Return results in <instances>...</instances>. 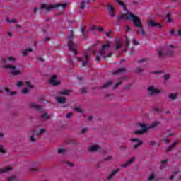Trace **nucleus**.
<instances>
[{"mask_svg": "<svg viewBox=\"0 0 181 181\" xmlns=\"http://www.w3.org/2000/svg\"><path fill=\"white\" fill-rule=\"evenodd\" d=\"M128 15H129V16H128ZM121 19H126L127 21H128V19H132L136 28H142V23H141V19H139V17L134 15L131 12H128V14H121L119 16L117 17V21H121Z\"/></svg>", "mask_w": 181, "mask_h": 181, "instance_id": "nucleus-1", "label": "nucleus"}, {"mask_svg": "<svg viewBox=\"0 0 181 181\" xmlns=\"http://www.w3.org/2000/svg\"><path fill=\"white\" fill-rule=\"evenodd\" d=\"M73 37H74V31L71 30L70 34L68 35V50L69 52H72L74 54H78L77 47L78 44L73 41Z\"/></svg>", "mask_w": 181, "mask_h": 181, "instance_id": "nucleus-2", "label": "nucleus"}, {"mask_svg": "<svg viewBox=\"0 0 181 181\" xmlns=\"http://www.w3.org/2000/svg\"><path fill=\"white\" fill-rule=\"evenodd\" d=\"M159 125V122H154L152 124H151L149 127H146L145 124L139 123V127H141V129L136 130L134 132V134L136 135H143V134H145L148 129H151L152 128H155V127H158Z\"/></svg>", "mask_w": 181, "mask_h": 181, "instance_id": "nucleus-3", "label": "nucleus"}, {"mask_svg": "<svg viewBox=\"0 0 181 181\" xmlns=\"http://www.w3.org/2000/svg\"><path fill=\"white\" fill-rule=\"evenodd\" d=\"M110 42H107V44L102 45L101 47L99 48V54L104 59H107V57H111L112 54H107V51L110 49Z\"/></svg>", "mask_w": 181, "mask_h": 181, "instance_id": "nucleus-4", "label": "nucleus"}, {"mask_svg": "<svg viewBox=\"0 0 181 181\" xmlns=\"http://www.w3.org/2000/svg\"><path fill=\"white\" fill-rule=\"evenodd\" d=\"M57 8H62V9H66L67 8V4L64 3V4H57L54 5H50L47 6V4H42L41 6V9H45L46 11H52V9H56Z\"/></svg>", "mask_w": 181, "mask_h": 181, "instance_id": "nucleus-5", "label": "nucleus"}, {"mask_svg": "<svg viewBox=\"0 0 181 181\" xmlns=\"http://www.w3.org/2000/svg\"><path fill=\"white\" fill-rule=\"evenodd\" d=\"M77 60L79 63H81L82 67H86V64H87V63H88V60H90V55L83 54V57H78Z\"/></svg>", "mask_w": 181, "mask_h": 181, "instance_id": "nucleus-6", "label": "nucleus"}, {"mask_svg": "<svg viewBox=\"0 0 181 181\" xmlns=\"http://www.w3.org/2000/svg\"><path fill=\"white\" fill-rule=\"evenodd\" d=\"M107 11H108V15L110 16V18H114L115 17V8L111 4H107L106 6Z\"/></svg>", "mask_w": 181, "mask_h": 181, "instance_id": "nucleus-7", "label": "nucleus"}, {"mask_svg": "<svg viewBox=\"0 0 181 181\" xmlns=\"http://www.w3.org/2000/svg\"><path fill=\"white\" fill-rule=\"evenodd\" d=\"M4 69H11L13 71V76H19L21 74V71L16 70V66L13 65H5Z\"/></svg>", "mask_w": 181, "mask_h": 181, "instance_id": "nucleus-8", "label": "nucleus"}, {"mask_svg": "<svg viewBox=\"0 0 181 181\" xmlns=\"http://www.w3.org/2000/svg\"><path fill=\"white\" fill-rule=\"evenodd\" d=\"M30 107L32 108L33 110L38 111V112H42V111H43V107H42L40 105L36 103L30 104Z\"/></svg>", "mask_w": 181, "mask_h": 181, "instance_id": "nucleus-9", "label": "nucleus"}, {"mask_svg": "<svg viewBox=\"0 0 181 181\" xmlns=\"http://www.w3.org/2000/svg\"><path fill=\"white\" fill-rule=\"evenodd\" d=\"M131 142H134V148L138 149V147L141 146V144H142V141H139L137 138L135 139H131Z\"/></svg>", "mask_w": 181, "mask_h": 181, "instance_id": "nucleus-10", "label": "nucleus"}, {"mask_svg": "<svg viewBox=\"0 0 181 181\" xmlns=\"http://www.w3.org/2000/svg\"><path fill=\"white\" fill-rule=\"evenodd\" d=\"M148 91L151 95H153V94H159V93H160V90L155 88L153 86H149L148 88Z\"/></svg>", "mask_w": 181, "mask_h": 181, "instance_id": "nucleus-11", "label": "nucleus"}, {"mask_svg": "<svg viewBox=\"0 0 181 181\" xmlns=\"http://www.w3.org/2000/svg\"><path fill=\"white\" fill-rule=\"evenodd\" d=\"M57 78V76L54 75L51 77L49 80V83L52 84V86H59L60 83L59 81H57L56 79Z\"/></svg>", "mask_w": 181, "mask_h": 181, "instance_id": "nucleus-12", "label": "nucleus"}, {"mask_svg": "<svg viewBox=\"0 0 181 181\" xmlns=\"http://www.w3.org/2000/svg\"><path fill=\"white\" fill-rule=\"evenodd\" d=\"M119 170H121V169H119V168L113 170L112 172V173L110 175H108L107 180H109V181L112 180V177H114V176H115V175H117V173H118V172H119Z\"/></svg>", "mask_w": 181, "mask_h": 181, "instance_id": "nucleus-13", "label": "nucleus"}, {"mask_svg": "<svg viewBox=\"0 0 181 181\" xmlns=\"http://www.w3.org/2000/svg\"><path fill=\"white\" fill-rule=\"evenodd\" d=\"M125 71H127V69L122 67L118 69L117 70L112 71V74H113L114 76H115V74H119L121 73H125Z\"/></svg>", "mask_w": 181, "mask_h": 181, "instance_id": "nucleus-14", "label": "nucleus"}, {"mask_svg": "<svg viewBox=\"0 0 181 181\" xmlns=\"http://www.w3.org/2000/svg\"><path fill=\"white\" fill-rule=\"evenodd\" d=\"M149 26H151V28H155V27L162 28V25H160V23H156V22H155L153 21H151L149 22Z\"/></svg>", "mask_w": 181, "mask_h": 181, "instance_id": "nucleus-15", "label": "nucleus"}, {"mask_svg": "<svg viewBox=\"0 0 181 181\" xmlns=\"http://www.w3.org/2000/svg\"><path fill=\"white\" fill-rule=\"evenodd\" d=\"M135 160V157L130 158L125 164L122 165V168H127L131 165Z\"/></svg>", "mask_w": 181, "mask_h": 181, "instance_id": "nucleus-16", "label": "nucleus"}, {"mask_svg": "<svg viewBox=\"0 0 181 181\" xmlns=\"http://www.w3.org/2000/svg\"><path fill=\"white\" fill-rule=\"evenodd\" d=\"M100 148V146H91L90 147L88 148V151L90 152H97L98 149Z\"/></svg>", "mask_w": 181, "mask_h": 181, "instance_id": "nucleus-17", "label": "nucleus"}, {"mask_svg": "<svg viewBox=\"0 0 181 181\" xmlns=\"http://www.w3.org/2000/svg\"><path fill=\"white\" fill-rule=\"evenodd\" d=\"M15 61V58L13 57H9L8 58H3L1 62L3 63H8V62H13Z\"/></svg>", "mask_w": 181, "mask_h": 181, "instance_id": "nucleus-18", "label": "nucleus"}, {"mask_svg": "<svg viewBox=\"0 0 181 181\" xmlns=\"http://www.w3.org/2000/svg\"><path fill=\"white\" fill-rule=\"evenodd\" d=\"M57 102L59 103V104H64V103H66V98L58 97L57 98Z\"/></svg>", "mask_w": 181, "mask_h": 181, "instance_id": "nucleus-19", "label": "nucleus"}, {"mask_svg": "<svg viewBox=\"0 0 181 181\" xmlns=\"http://www.w3.org/2000/svg\"><path fill=\"white\" fill-rule=\"evenodd\" d=\"M112 84V81H110L109 82H107V83L104 84L103 86L99 87L100 90H103L104 88H107V87H110V86H111Z\"/></svg>", "mask_w": 181, "mask_h": 181, "instance_id": "nucleus-20", "label": "nucleus"}, {"mask_svg": "<svg viewBox=\"0 0 181 181\" xmlns=\"http://www.w3.org/2000/svg\"><path fill=\"white\" fill-rule=\"evenodd\" d=\"M9 170H12V167H7L5 168H1L0 169V175L1 173H5L6 172H9Z\"/></svg>", "mask_w": 181, "mask_h": 181, "instance_id": "nucleus-21", "label": "nucleus"}, {"mask_svg": "<svg viewBox=\"0 0 181 181\" xmlns=\"http://www.w3.org/2000/svg\"><path fill=\"white\" fill-rule=\"evenodd\" d=\"M168 98H170V100H173V101H175V100H177V93H170L168 95Z\"/></svg>", "mask_w": 181, "mask_h": 181, "instance_id": "nucleus-22", "label": "nucleus"}, {"mask_svg": "<svg viewBox=\"0 0 181 181\" xmlns=\"http://www.w3.org/2000/svg\"><path fill=\"white\" fill-rule=\"evenodd\" d=\"M73 90H64L61 92L62 95H70V93H71Z\"/></svg>", "mask_w": 181, "mask_h": 181, "instance_id": "nucleus-23", "label": "nucleus"}, {"mask_svg": "<svg viewBox=\"0 0 181 181\" xmlns=\"http://www.w3.org/2000/svg\"><path fill=\"white\" fill-rule=\"evenodd\" d=\"M176 144H177V141H175L174 143L171 144L169 148L166 149V151L169 152L170 151H172V149L176 146Z\"/></svg>", "mask_w": 181, "mask_h": 181, "instance_id": "nucleus-24", "label": "nucleus"}, {"mask_svg": "<svg viewBox=\"0 0 181 181\" xmlns=\"http://www.w3.org/2000/svg\"><path fill=\"white\" fill-rule=\"evenodd\" d=\"M40 117L43 119H49V118H50V115H49V113H45L44 115H41Z\"/></svg>", "mask_w": 181, "mask_h": 181, "instance_id": "nucleus-25", "label": "nucleus"}, {"mask_svg": "<svg viewBox=\"0 0 181 181\" xmlns=\"http://www.w3.org/2000/svg\"><path fill=\"white\" fill-rule=\"evenodd\" d=\"M115 1L116 2H117V4H119V5H120V6H122L124 9L127 8V6H125V3H124V1H122L121 0H115Z\"/></svg>", "mask_w": 181, "mask_h": 181, "instance_id": "nucleus-26", "label": "nucleus"}, {"mask_svg": "<svg viewBox=\"0 0 181 181\" xmlns=\"http://www.w3.org/2000/svg\"><path fill=\"white\" fill-rule=\"evenodd\" d=\"M165 163H168V160H163L161 161V165L160 167V169H163L165 168Z\"/></svg>", "mask_w": 181, "mask_h": 181, "instance_id": "nucleus-27", "label": "nucleus"}, {"mask_svg": "<svg viewBox=\"0 0 181 181\" xmlns=\"http://www.w3.org/2000/svg\"><path fill=\"white\" fill-rule=\"evenodd\" d=\"M173 54H175V51H173L172 49H168L167 51V55L168 56H173Z\"/></svg>", "mask_w": 181, "mask_h": 181, "instance_id": "nucleus-28", "label": "nucleus"}, {"mask_svg": "<svg viewBox=\"0 0 181 181\" xmlns=\"http://www.w3.org/2000/svg\"><path fill=\"white\" fill-rule=\"evenodd\" d=\"M121 46H122V45H121V43L119 42H117L116 44V46L115 47V51L119 50V49H121Z\"/></svg>", "mask_w": 181, "mask_h": 181, "instance_id": "nucleus-29", "label": "nucleus"}, {"mask_svg": "<svg viewBox=\"0 0 181 181\" xmlns=\"http://www.w3.org/2000/svg\"><path fill=\"white\" fill-rule=\"evenodd\" d=\"M86 8V1H83L81 3V9L83 10Z\"/></svg>", "mask_w": 181, "mask_h": 181, "instance_id": "nucleus-30", "label": "nucleus"}, {"mask_svg": "<svg viewBox=\"0 0 181 181\" xmlns=\"http://www.w3.org/2000/svg\"><path fill=\"white\" fill-rule=\"evenodd\" d=\"M122 84V81L117 82L113 87V88L115 90L116 88H118L119 86H121Z\"/></svg>", "mask_w": 181, "mask_h": 181, "instance_id": "nucleus-31", "label": "nucleus"}, {"mask_svg": "<svg viewBox=\"0 0 181 181\" xmlns=\"http://www.w3.org/2000/svg\"><path fill=\"white\" fill-rule=\"evenodd\" d=\"M125 46H126V47H129V39L128 37H126Z\"/></svg>", "mask_w": 181, "mask_h": 181, "instance_id": "nucleus-32", "label": "nucleus"}, {"mask_svg": "<svg viewBox=\"0 0 181 181\" xmlns=\"http://www.w3.org/2000/svg\"><path fill=\"white\" fill-rule=\"evenodd\" d=\"M6 151L4 149V146L0 144V153H5Z\"/></svg>", "mask_w": 181, "mask_h": 181, "instance_id": "nucleus-33", "label": "nucleus"}, {"mask_svg": "<svg viewBox=\"0 0 181 181\" xmlns=\"http://www.w3.org/2000/svg\"><path fill=\"white\" fill-rule=\"evenodd\" d=\"M155 179V174L154 173H152L150 177H148V180L149 181H152Z\"/></svg>", "mask_w": 181, "mask_h": 181, "instance_id": "nucleus-34", "label": "nucleus"}, {"mask_svg": "<svg viewBox=\"0 0 181 181\" xmlns=\"http://www.w3.org/2000/svg\"><path fill=\"white\" fill-rule=\"evenodd\" d=\"M15 180H16V177L15 176L8 177V181H15Z\"/></svg>", "mask_w": 181, "mask_h": 181, "instance_id": "nucleus-35", "label": "nucleus"}, {"mask_svg": "<svg viewBox=\"0 0 181 181\" xmlns=\"http://www.w3.org/2000/svg\"><path fill=\"white\" fill-rule=\"evenodd\" d=\"M28 93H29V89H28V88H24L23 89L22 93L23 94H28Z\"/></svg>", "mask_w": 181, "mask_h": 181, "instance_id": "nucleus-36", "label": "nucleus"}, {"mask_svg": "<svg viewBox=\"0 0 181 181\" xmlns=\"http://www.w3.org/2000/svg\"><path fill=\"white\" fill-rule=\"evenodd\" d=\"M7 22H8V23H16V19H13L9 21V18H6Z\"/></svg>", "mask_w": 181, "mask_h": 181, "instance_id": "nucleus-37", "label": "nucleus"}, {"mask_svg": "<svg viewBox=\"0 0 181 181\" xmlns=\"http://www.w3.org/2000/svg\"><path fill=\"white\" fill-rule=\"evenodd\" d=\"M45 132V129H40L38 132H37V135H42Z\"/></svg>", "mask_w": 181, "mask_h": 181, "instance_id": "nucleus-38", "label": "nucleus"}, {"mask_svg": "<svg viewBox=\"0 0 181 181\" xmlns=\"http://www.w3.org/2000/svg\"><path fill=\"white\" fill-rule=\"evenodd\" d=\"M133 42V45H134V46H138V45H139V42H138V41H136V40L135 38H134L132 40Z\"/></svg>", "mask_w": 181, "mask_h": 181, "instance_id": "nucleus-39", "label": "nucleus"}, {"mask_svg": "<svg viewBox=\"0 0 181 181\" xmlns=\"http://www.w3.org/2000/svg\"><path fill=\"white\" fill-rule=\"evenodd\" d=\"M144 71V69L142 68H137L136 69V73H142Z\"/></svg>", "mask_w": 181, "mask_h": 181, "instance_id": "nucleus-40", "label": "nucleus"}, {"mask_svg": "<svg viewBox=\"0 0 181 181\" xmlns=\"http://www.w3.org/2000/svg\"><path fill=\"white\" fill-rule=\"evenodd\" d=\"M146 60H148V59H140V60H139L138 62H137V63H139V64H142V63H144V62H146Z\"/></svg>", "mask_w": 181, "mask_h": 181, "instance_id": "nucleus-41", "label": "nucleus"}, {"mask_svg": "<svg viewBox=\"0 0 181 181\" xmlns=\"http://www.w3.org/2000/svg\"><path fill=\"white\" fill-rule=\"evenodd\" d=\"M142 27L144 28V25H142ZM139 29H141V35H143V36H146V33H145V30H144V29H142V28H139Z\"/></svg>", "mask_w": 181, "mask_h": 181, "instance_id": "nucleus-42", "label": "nucleus"}, {"mask_svg": "<svg viewBox=\"0 0 181 181\" xmlns=\"http://www.w3.org/2000/svg\"><path fill=\"white\" fill-rule=\"evenodd\" d=\"M25 83H26L27 86H28V87H30V88H33V86H31L30 81H27Z\"/></svg>", "mask_w": 181, "mask_h": 181, "instance_id": "nucleus-43", "label": "nucleus"}, {"mask_svg": "<svg viewBox=\"0 0 181 181\" xmlns=\"http://www.w3.org/2000/svg\"><path fill=\"white\" fill-rule=\"evenodd\" d=\"M57 153H64V149L63 148L58 149Z\"/></svg>", "mask_w": 181, "mask_h": 181, "instance_id": "nucleus-44", "label": "nucleus"}, {"mask_svg": "<svg viewBox=\"0 0 181 181\" xmlns=\"http://www.w3.org/2000/svg\"><path fill=\"white\" fill-rule=\"evenodd\" d=\"M120 149L121 151H127V146L122 145Z\"/></svg>", "mask_w": 181, "mask_h": 181, "instance_id": "nucleus-45", "label": "nucleus"}, {"mask_svg": "<svg viewBox=\"0 0 181 181\" xmlns=\"http://www.w3.org/2000/svg\"><path fill=\"white\" fill-rule=\"evenodd\" d=\"M81 93H82L83 94L87 93V89H86V88H82L81 89Z\"/></svg>", "mask_w": 181, "mask_h": 181, "instance_id": "nucleus-46", "label": "nucleus"}, {"mask_svg": "<svg viewBox=\"0 0 181 181\" xmlns=\"http://www.w3.org/2000/svg\"><path fill=\"white\" fill-rule=\"evenodd\" d=\"M22 86H23V83L22 81H18L17 83V86L18 87H22Z\"/></svg>", "mask_w": 181, "mask_h": 181, "instance_id": "nucleus-47", "label": "nucleus"}, {"mask_svg": "<svg viewBox=\"0 0 181 181\" xmlns=\"http://www.w3.org/2000/svg\"><path fill=\"white\" fill-rule=\"evenodd\" d=\"M71 115H73V113L69 112L66 115V118L69 119L70 118H71Z\"/></svg>", "mask_w": 181, "mask_h": 181, "instance_id": "nucleus-48", "label": "nucleus"}, {"mask_svg": "<svg viewBox=\"0 0 181 181\" xmlns=\"http://www.w3.org/2000/svg\"><path fill=\"white\" fill-rule=\"evenodd\" d=\"M170 78V76L168 74L164 75V80L168 81Z\"/></svg>", "mask_w": 181, "mask_h": 181, "instance_id": "nucleus-49", "label": "nucleus"}, {"mask_svg": "<svg viewBox=\"0 0 181 181\" xmlns=\"http://www.w3.org/2000/svg\"><path fill=\"white\" fill-rule=\"evenodd\" d=\"M126 30L127 32H131V27L129 25H126Z\"/></svg>", "mask_w": 181, "mask_h": 181, "instance_id": "nucleus-50", "label": "nucleus"}, {"mask_svg": "<svg viewBox=\"0 0 181 181\" xmlns=\"http://www.w3.org/2000/svg\"><path fill=\"white\" fill-rule=\"evenodd\" d=\"M90 30H97V27H95V25H92L90 27Z\"/></svg>", "mask_w": 181, "mask_h": 181, "instance_id": "nucleus-51", "label": "nucleus"}, {"mask_svg": "<svg viewBox=\"0 0 181 181\" xmlns=\"http://www.w3.org/2000/svg\"><path fill=\"white\" fill-rule=\"evenodd\" d=\"M66 164L68 165V166H69L70 168H72L73 166V163L66 162Z\"/></svg>", "mask_w": 181, "mask_h": 181, "instance_id": "nucleus-52", "label": "nucleus"}, {"mask_svg": "<svg viewBox=\"0 0 181 181\" xmlns=\"http://www.w3.org/2000/svg\"><path fill=\"white\" fill-rule=\"evenodd\" d=\"M76 111H77L78 112H83V110H81V109L80 107H76Z\"/></svg>", "mask_w": 181, "mask_h": 181, "instance_id": "nucleus-53", "label": "nucleus"}, {"mask_svg": "<svg viewBox=\"0 0 181 181\" xmlns=\"http://www.w3.org/2000/svg\"><path fill=\"white\" fill-rule=\"evenodd\" d=\"M97 30H99V32H103L104 31V28H103L101 27H99V28H97Z\"/></svg>", "mask_w": 181, "mask_h": 181, "instance_id": "nucleus-54", "label": "nucleus"}, {"mask_svg": "<svg viewBox=\"0 0 181 181\" xmlns=\"http://www.w3.org/2000/svg\"><path fill=\"white\" fill-rule=\"evenodd\" d=\"M4 90L6 93H11V89H9V88L4 87Z\"/></svg>", "mask_w": 181, "mask_h": 181, "instance_id": "nucleus-55", "label": "nucleus"}, {"mask_svg": "<svg viewBox=\"0 0 181 181\" xmlns=\"http://www.w3.org/2000/svg\"><path fill=\"white\" fill-rule=\"evenodd\" d=\"M95 60L96 62H100V60H101V59L100 58V57H99L98 55H97L96 57H95Z\"/></svg>", "mask_w": 181, "mask_h": 181, "instance_id": "nucleus-56", "label": "nucleus"}, {"mask_svg": "<svg viewBox=\"0 0 181 181\" xmlns=\"http://www.w3.org/2000/svg\"><path fill=\"white\" fill-rule=\"evenodd\" d=\"M154 110L156 111V112H160V111H162L160 109H159L158 107H155Z\"/></svg>", "mask_w": 181, "mask_h": 181, "instance_id": "nucleus-57", "label": "nucleus"}, {"mask_svg": "<svg viewBox=\"0 0 181 181\" xmlns=\"http://www.w3.org/2000/svg\"><path fill=\"white\" fill-rule=\"evenodd\" d=\"M81 33H82L83 35V34H84V32H86V28L82 27V28H81Z\"/></svg>", "mask_w": 181, "mask_h": 181, "instance_id": "nucleus-58", "label": "nucleus"}, {"mask_svg": "<svg viewBox=\"0 0 181 181\" xmlns=\"http://www.w3.org/2000/svg\"><path fill=\"white\" fill-rule=\"evenodd\" d=\"M23 56H28V51L26 49L23 52Z\"/></svg>", "mask_w": 181, "mask_h": 181, "instance_id": "nucleus-59", "label": "nucleus"}, {"mask_svg": "<svg viewBox=\"0 0 181 181\" xmlns=\"http://www.w3.org/2000/svg\"><path fill=\"white\" fill-rule=\"evenodd\" d=\"M131 88V85L128 84L126 86V87L124 88L125 90H129V88Z\"/></svg>", "mask_w": 181, "mask_h": 181, "instance_id": "nucleus-60", "label": "nucleus"}, {"mask_svg": "<svg viewBox=\"0 0 181 181\" xmlns=\"http://www.w3.org/2000/svg\"><path fill=\"white\" fill-rule=\"evenodd\" d=\"M158 56L160 57L162 56H163V52H162V51H158Z\"/></svg>", "mask_w": 181, "mask_h": 181, "instance_id": "nucleus-61", "label": "nucleus"}, {"mask_svg": "<svg viewBox=\"0 0 181 181\" xmlns=\"http://www.w3.org/2000/svg\"><path fill=\"white\" fill-rule=\"evenodd\" d=\"M30 141H31V142H35V141H36V139H35V137L33 136H32L30 138Z\"/></svg>", "mask_w": 181, "mask_h": 181, "instance_id": "nucleus-62", "label": "nucleus"}, {"mask_svg": "<svg viewBox=\"0 0 181 181\" xmlns=\"http://www.w3.org/2000/svg\"><path fill=\"white\" fill-rule=\"evenodd\" d=\"M86 131H87L86 128H84L81 130V134H85Z\"/></svg>", "mask_w": 181, "mask_h": 181, "instance_id": "nucleus-63", "label": "nucleus"}, {"mask_svg": "<svg viewBox=\"0 0 181 181\" xmlns=\"http://www.w3.org/2000/svg\"><path fill=\"white\" fill-rule=\"evenodd\" d=\"M49 40H50V37H45V42H49Z\"/></svg>", "mask_w": 181, "mask_h": 181, "instance_id": "nucleus-64", "label": "nucleus"}]
</instances>
